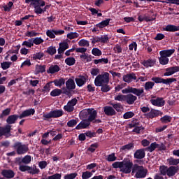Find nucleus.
<instances>
[{
  "mask_svg": "<svg viewBox=\"0 0 179 179\" xmlns=\"http://www.w3.org/2000/svg\"><path fill=\"white\" fill-rule=\"evenodd\" d=\"M97 117V111L93 108L84 109L80 112V120H87V121H94Z\"/></svg>",
  "mask_w": 179,
  "mask_h": 179,
  "instance_id": "nucleus-1",
  "label": "nucleus"
},
{
  "mask_svg": "<svg viewBox=\"0 0 179 179\" xmlns=\"http://www.w3.org/2000/svg\"><path fill=\"white\" fill-rule=\"evenodd\" d=\"M110 73L104 72L103 73L99 74L94 80V85L96 87L103 86V85L109 83Z\"/></svg>",
  "mask_w": 179,
  "mask_h": 179,
  "instance_id": "nucleus-2",
  "label": "nucleus"
},
{
  "mask_svg": "<svg viewBox=\"0 0 179 179\" xmlns=\"http://www.w3.org/2000/svg\"><path fill=\"white\" fill-rule=\"evenodd\" d=\"M134 162L132 159L129 158H124L122 161V169L121 173H124V174H129L131 173V171L134 170Z\"/></svg>",
  "mask_w": 179,
  "mask_h": 179,
  "instance_id": "nucleus-3",
  "label": "nucleus"
},
{
  "mask_svg": "<svg viewBox=\"0 0 179 179\" xmlns=\"http://www.w3.org/2000/svg\"><path fill=\"white\" fill-rule=\"evenodd\" d=\"M131 173H136L134 176L136 178H145L146 174H148V170L145 169L143 166L135 164Z\"/></svg>",
  "mask_w": 179,
  "mask_h": 179,
  "instance_id": "nucleus-4",
  "label": "nucleus"
},
{
  "mask_svg": "<svg viewBox=\"0 0 179 179\" xmlns=\"http://www.w3.org/2000/svg\"><path fill=\"white\" fill-rule=\"evenodd\" d=\"M122 93L123 94L132 93L133 94H135V96H137V97H141V96H143V93H145V90H143V88H134L129 86L122 90Z\"/></svg>",
  "mask_w": 179,
  "mask_h": 179,
  "instance_id": "nucleus-5",
  "label": "nucleus"
},
{
  "mask_svg": "<svg viewBox=\"0 0 179 179\" xmlns=\"http://www.w3.org/2000/svg\"><path fill=\"white\" fill-rule=\"evenodd\" d=\"M13 148L15 149L17 155H24V153L29 152V146L20 142H16L14 144Z\"/></svg>",
  "mask_w": 179,
  "mask_h": 179,
  "instance_id": "nucleus-6",
  "label": "nucleus"
},
{
  "mask_svg": "<svg viewBox=\"0 0 179 179\" xmlns=\"http://www.w3.org/2000/svg\"><path fill=\"white\" fill-rule=\"evenodd\" d=\"M78 104V99L74 98L69 101L66 105L64 106V111L67 113H73V110H75V106Z\"/></svg>",
  "mask_w": 179,
  "mask_h": 179,
  "instance_id": "nucleus-7",
  "label": "nucleus"
},
{
  "mask_svg": "<svg viewBox=\"0 0 179 179\" xmlns=\"http://www.w3.org/2000/svg\"><path fill=\"white\" fill-rule=\"evenodd\" d=\"M25 3H29L31 6H34V12L40 5L41 6H45V1L44 0H25Z\"/></svg>",
  "mask_w": 179,
  "mask_h": 179,
  "instance_id": "nucleus-8",
  "label": "nucleus"
},
{
  "mask_svg": "<svg viewBox=\"0 0 179 179\" xmlns=\"http://www.w3.org/2000/svg\"><path fill=\"white\" fill-rule=\"evenodd\" d=\"M65 33V31L59 29H49L46 31V36L49 37V38H55V36H61Z\"/></svg>",
  "mask_w": 179,
  "mask_h": 179,
  "instance_id": "nucleus-9",
  "label": "nucleus"
},
{
  "mask_svg": "<svg viewBox=\"0 0 179 179\" xmlns=\"http://www.w3.org/2000/svg\"><path fill=\"white\" fill-rule=\"evenodd\" d=\"M151 104L152 106H155V107H163L164 104H166V101L162 97H157L156 99H152L150 100Z\"/></svg>",
  "mask_w": 179,
  "mask_h": 179,
  "instance_id": "nucleus-10",
  "label": "nucleus"
},
{
  "mask_svg": "<svg viewBox=\"0 0 179 179\" xmlns=\"http://www.w3.org/2000/svg\"><path fill=\"white\" fill-rule=\"evenodd\" d=\"M179 72V66H175L166 69V72L164 73V76H171L174 73Z\"/></svg>",
  "mask_w": 179,
  "mask_h": 179,
  "instance_id": "nucleus-11",
  "label": "nucleus"
},
{
  "mask_svg": "<svg viewBox=\"0 0 179 179\" xmlns=\"http://www.w3.org/2000/svg\"><path fill=\"white\" fill-rule=\"evenodd\" d=\"M34 113L36 110L34 108H29L24 110L20 115L19 118L22 120V118H26V117H30V115H34Z\"/></svg>",
  "mask_w": 179,
  "mask_h": 179,
  "instance_id": "nucleus-12",
  "label": "nucleus"
},
{
  "mask_svg": "<svg viewBox=\"0 0 179 179\" xmlns=\"http://www.w3.org/2000/svg\"><path fill=\"white\" fill-rule=\"evenodd\" d=\"M123 81L126 83H131V82H133L134 80H136V75L134 73H131L129 74H127L123 76Z\"/></svg>",
  "mask_w": 179,
  "mask_h": 179,
  "instance_id": "nucleus-13",
  "label": "nucleus"
},
{
  "mask_svg": "<svg viewBox=\"0 0 179 179\" xmlns=\"http://www.w3.org/2000/svg\"><path fill=\"white\" fill-rule=\"evenodd\" d=\"M136 100H138V97L132 94L125 95L124 101H126L127 104L132 105Z\"/></svg>",
  "mask_w": 179,
  "mask_h": 179,
  "instance_id": "nucleus-14",
  "label": "nucleus"
},
{
  "mask_svg": "<svg viewBox=\"0 0 179 179\" xmlns=\"http://www.w3.org/2000/svg\"><path fill=\"white\" fill-rule=\"evenodd\" d=\"M103 113H105L106 115H108L110 117L113 115H115V114H117V112H115V110L113 108L112 106H106L103 107Z\"/></svg>",
  "mask_w": 179,
  "mask_h": 179,
  "instance_id": "nucleus-15",
  "label": "nucleus"
},
{
  "mask_svg": "<svg viewBox=\"0 0 179 179\" xmlns=\"http://www.w3.org/2000/svg\"><path fill=\"white\" fill-rule=\"evenodd\" d=\"M163 113L159 110L152 109L148 113L146 114L147 118H156V117H159V115H162Z\"/></svg>",
  "mask_w": 179,
  "mask_h": 179,
  "instance_id": "nucleus-16",
  "label": "nucleus"
},
{
  "mask_svg": "<svg viewBox=\"0 0 179 179\" xmlns=\"http://www.w3.org/2000/svg\"><path fill=\"white\" fill-rule=\"evenodd\" d=\"M90 122H92V121L83 119V120L76 127V129H85L90 125Z\"/></svg>",
  "mask_w": 179,
  "mask_h": 179,
  "instance_id": "nucleus-17",
  "label": "nucleus"
},
{
  "mask_svg": "<svg viewBox=\"0 0 179 179\" xmlns=\"http://www.w3.org/2000/svg\"><path fill=\"white\" fill-rule=\"evenodd\" d=\"M1 175L5 178L10 179L15 177V172L10 169H4L1 171Z\"/></svg>",
  "mask_w": 179,
  "mask_h": 179,
  "instance_id": "nucleus-18",
  "label": "nucleus"
},
{
  "mask_svg": "<svg viewBox=\"0 0 179 179\" xmlns=\"http://www.w3.org/2000/svg\"><path fill=\"white\" fill-rule=\"evenodd\" d=\"M145 155H146V153L145 152L144 149H138L134 152V159L141 160V159H144Z\"/></svg>",
  "mask_w": 179,
  "mask_h": 179,
  "instance_id": "nucleus-19",
  "label": "nucleus"
},
{
  "mask_svg": "<svg viewBox=\"0 0 179 179\" xmlns=\"http://www.w3.org/2000/svg\"><path fill=\"white\" fill-rule=\"evenodd\" d=\"M66 87L67 90H75L76 88V85L75 84V81L73 79H69L66 82Z\"/></svg>",
  "mask_w": 179,
  "mask_h": 179,
  "instance_id": "nucleus-20",
  "label": "nucleus"
},
{
  "mask_svg": "<svg viewBox=\"0 0 179 179\" xmlns=\"http://www.w3.org/2000/svg\"><path fill=\"white\" fill-rule=\"evenodd\" d=\"M178 171V168L177 166H170L168 168L166 176H168V177H174Z\"/></svg>",
  "mask_w": 179,
  "mask_h": 179,
  "instance_id": "nucleus-21",
  "label": "nucleus"
},
{
  "mask_svg": "<svg viewBox=\"0 0 179 179\" xmlns=\"http://www.w3.org/2000/svg\"><path fill=\"white\" fill-rule=\"evenodd\" d=\"M43 6H40V4L38 6V7H36V10L35 11V13H36V15H41V13H44V12H45L47 10V9H50V7L51 6L50 5H46L45 6V7L43 8Z\"/></svg>",
  "mask_w": 179,
  "mask_h": 179,
  "instance_id": "nucleus-22",
  "label": "nucleus"
},
{
  "mask_svg": "<svg viewBox=\"0 0 179 179\" xmlns=\"http://www.w3.org/2000/svg\"><path fill=\"white\" fill-rule=\"evenodd\" d=\"M163 30H164V31H171V32L179 31V26L169 24V25H166V27L163 28Z\"/></svg>",
  "mask_w": 179,
  "mask_h": 179,
  "instance_id": "nucleus-23",
  "label": "nucleus"
},
{
  "mask_svg": "<svg viewBox=\"0 0 179 179\" xmlns=\"http://www.w3.org/2000/svg\"><path fill=\"white\" fill-rule=\"evenodd\" d=\"M52 83H54L55 86L57 87H62L64 85H65V78H60L55 79L54 81L52 82Z\"/></svg>",
  "mask_w": 179,
  "mask_h": 179,
  "instance_id": "nucleus-24",
  "label": "nucleus"
},
{
  "mask_svg": "<svg viewBox=\"0 0 179 179\" xmlns=\"http://www.w3.org/2000/svg\"><path fill=\"white\" fill-rule=\"evenodd\" d=\"M12 127L10 125H7L5 127H0V137L3 136V135H8L9 132H10Z\"/></svg>",
  "mask_w": 179,
  "mask_h": 179,
  "instance_id": "nucleus-25",
  "label": "nucleus"
},
{
  "mask_svg": "<svg viewBox=\"0 0 179 179\" xmlns=\"http://www.w3.org/2000/svg\"><path fill=\"white\" fill-rule=\"evenodd\" d=\"M173 52H176L175 49L164 50L159 52V55H164V57H166V58H168V57H171V55Z\"/></svg>",
  "mask_w": 179,
  "mask_h": 179,
  "instance_id": "nucleus-26",
  "label": "nucleus"
},
{
  "mask_svg": "<svg viewBox=\"0 0 179 179\" xmlns=\"http://www.w3.org/2000/svg\"><path fill=\"white\" fill-rule=\"evenodd\" d=\"M19 118V115H11L6 119L7 124H15L16 121H17V119Z\"/></svg>",
  "mask_w": 179,
  "mask_h": 179,
  "instance_id": "nucleus-27",
  "label": "nucleus"
},
{
  "mask_svg": "<svg viewBox=\"0 0 179 179\" xmlns=\"http://www.w3.org/2000/svg\"><path fill=\"white\" fill-rule=\"evenodd\" d=\"M59 66L58 65H52L49 67L48 70V73H57V72H59Z\"/></svg>",
  "mask_w": 179,
  "mask_h": 179,
  "instance_id": "nucleus-28",
  "label": "nucleus"
},
{
  "mask_svg": "<svg viewBox=\"0 0 179 179\" xmlns=\"http://www.w3.org/2000/svg\"><path fill=\"white\" fill-rule=\"evenodd\" d=\"M76 83L77 86H78L79 87H82V86H83V85L86 83V78L83 76L76 78Z\"/></svg>",
  "mask_w": 179,
  "mask_h": 179,
  "instance_id": "nucleus-29",
  "label": "nucleus"
},
{
  "mask_svg": "<svg viewBox=\"0 0 179 179\" xmlns=\"http://www.w3.org/2000/svg\"><path fill=\"white\" fill-rule=\"evenodd\" d=\"M155 64V60L150 59L143 61L142 62V65H143V66H145V68H151V66H153Z\"/></svg>",
  "mask_w": 179,
  "mask_h": 179,
  "instance_id": "nucleus-30",
  "label": "nucleus"
},
{
  "mask_svg": "<svg viewBox=\"0 0 179 179\" xmlns=\"http://www.w3.org/2000/svg\"><path fill=\"white\" fill-rule=\"evenodd\" d=\"M53 118H58L64 115V110H55L51 111Z\"/></svg>",
  "mask_w": 179,
  "mask_h": 179,
  "instance_id": "nucleus-31",
  "label": "nucleus"
},
{
  "mask_svg": "<svg viewBox=\"0 0 179 179\" xmlns=\"http://www.w3.org/2000/svg\"><path fill=\"white\" fill-rule=\"evenodd\" d=\"M111 20L110 19H106L101 22H99V24H96V27H99V29H103L104 27H106V26H108V24H110V21Z\"/></svg>",
  "mask_w": 179,
  "mask_h": 179,
  "instance_id": "nucleus-32",
  "label": "nucleus"
},
{
  "mask_svg": "<svg viewBox=\"0 0 179 179\" xmlns=\"http://www.w3.org/2000/svg\"><path fill=\"white\" fill-rule=\"evenodd\" d=\"M28 173L29 174H38L40 173V169H37L36 165H34L32 167L29 166L28 168Z\"/></svg>",
  "mask_w": 179,
  "mask_h": 179,
  "instance_id": "nucleus-33",
  "label": "nucleus"
},
{
  "mask_svg": "<svg viewBox=\"0 0 179 179\" xmlns=\"http://www.w3.org/2000/svg\"><path fill=\"white\" fill-rule=\"evenodd\" d=\"M166 162L169 166H177V164H179V159L170 157L169 159H166Z\"/></svg>",
  "mask_w": 179,
  "mask_h": 179,
  "instance_id": "nucleus-34",
  "label": "nucleus"
},
{
  "mask_svg": "<svg viewBox=\"0 0 179 179\" xmlns=\"http://www.w3.org/2000/svg\"><path fill=\"white\" fill-rule=\"evenodd\" d=\"M45 72V66L36 65L35 69L36 75H38V73H43Z\"/></svg>",
  "mask_w": 179,
  "mask_h": 179,
  "instance_id": "nucleus-35",
  "label": "nucleus"
},
{
  "mask_svg": "<svg viewBox=\"0 0 179 179\" xmlns=\"http://www.w3.org/2000/svg\"><path fill=\"white\" fill-rule=\"evenodd\" d=\"M61 94H62V90L58 88L53 90L50 92V96H52V97H57L58 96H61Z\"/></svg>",
  "mask_w": 179,
  "mask_h": 179,
  "instance_id": "nucleus-36",
  "label": "nucleus"
},
{
  "mask_svg": "<svg viewBox=\"0 0 179 179\" xmlns=\"http://www.w3.org/2000/svg\"><path fill=\"white\" fill-rule=\"evenodd\" d=\"M111 106L113 109L117 111V113L122 111V109L124 108L120 103H111Z\"/></svg>",
  "mask_w": 179,
  "mask_h": 179,
  "instance_id": "nucleus-37",
  "label": "nucleus"
},
{
  "mask_svg": "<svg viewBox=\"0 0 179 179\" xmlns=\"http://www.w3.org/2000/svg\"><path fill=\"white\" fill-rule=\"evenodd\" d=\"M159 61V64H161V65H167V64H169V59L166 56L160 55Z\"/></svg>",
  "mask_w": 179,
  "mask_h": 179,
  "instance_id": "nucleus-38",
  "label": "nucleus"
},
{
  "mask_svg": "<svg viewBox=\"0 0 179 179\" xmlns=\"http://www.w3.org/2000/svg\"><path fill=\"white\" fill-rule=\"evenodd\" d=\"M131 149H134V144L132 143L122 146L120 148V152H122L124 150H131Z\"/></svg>",
  "mask_w": 179,
  "mask_h": 179,
  "instance_id": "nucleus-39",
  "label": "nucleus"
},
{
  "mask_svg": "<svg viewBox=\"0 0 179 179\" xmlns=\"http://www.w3.org/2000/svg\"><path fill=\"white\" fill-rule=\"evenodd\" d=\"M155 86V83L152 81H148L145 83L144 89L145 90H152L153 89V87Z\"/></svg>",
  "mask_w": 179,
  "mask_h": 179,
  "instance_id": "nucleus-40",
  "label": "nucleus"
},
{
  "mask_svg": "<svg viewBox=\"0 0 179 179\" xmlns=\"http://www.w3.org/2000/svg\"><path fill=\"white\" fill-rule=\"evenodd\" d=\"M75 62H76V60L73 57H67L65 59V63L69 66H72V65H75Z\"/></svg>",
  "mask_w": 179,
  "mask_h": 179,
  "instance_id": "nucleus-41",
  "label": "nucleus"
},
{
  "mask_svg": "<svg viewBox=\"0 0 179 179\" xmlns=\"http://www.w3.org/2000/svg\"><path fill=\"white\" fill-rule=\"evenodd\" d=\"M157 148H159V144L156 143V142L152 143L150 146L147 148V150L148 152H154Z\"/></svg>",
  "mask_w": 179,
  "mask_h": 179,
  "instance_id": "nucleus-42",
  "label": "nucleus"
},
{
  "mask_svg": "<svg viewBox=\"0 0 179 179\" xmlns=\"http://www.w3.org/2000/svg\"><path fill=\"white\" fill-rule=\"evenodd\" d=\"M31 39L33 44H36V45H38L42 43H44V39L41 38V37L33 38Z\"/></svg>",
  "mask_w": 179,
  "mask_h": 179,
  "instance_id": "nucleus-43",
  "label": "nucleus"
},
{
  "mask_svg": "<svg viewBox=\"0 0 179 179\" xmlns=\"http://www.w3.org/2000/svg\"><path fill=\"white\" fill-rule=\"evenodd\" d=\"M80 58L84 61H86V62H90V61H92V56L86 53H83V55H80Z\"/></svg>",
  "mask_w": 179,
  "mask_h": 179,
  "instance_id": "nucleus-44",
  "label": "nucleus"
},
{
  "mask_svg": "<svg viewBox=\"0 0 179 179\" xmlns=\"http://www.w3.org/2000/svg\"><path fill=\"white\" fill-rule=\"evenodd\" d=\"M10 65H12V62H4L1 63V66L3 71L9 69V68H10Z\"/></svg>",
  "mask_w": 179,
  "mask_h": 179,
  "instance_id": "nucleus-45",
  "label": "nucleus"
},
{
  "mask_svg": "<svg viewBox=\"0 0 179 179\" xmlns=\"http://www.w3.org/2000/svg\"><path fill=\"white\" fill-rule=\"evenodd\" d=\"M44 57V53L40 52H36L34 55H32V59L36 60V59H41Z\"/></svg>",
  "mask_w": 179,
  "mask_h": 179,
  "instance_id": "nucleus-46",
  "label": "nucleus"
},
{
  "mask_svg": "<svg viewBox=\"0 0 179 179\" xmlns=\"http://www.w3.org/2000/svg\"><path fill=\"white\" fill-rule=\"evenodd\" d=\"M78 37H79L78 32H70L67 34V38H69V40H73V38H78Z\"/></svg>",
  "mask_w": 179,
  "mask_h": 179,
  "instance_id": "nucleus-47",
  "label": "nucleus"
},
{
  "mask_svg": "<svg viewBox=\"0 0 179 179\" xmlns=\"http://www.w3.org/2000/svg\"><path fill=\"white\" fill-rule=\"evenodd\" d=\"M94 63L95 64V65H97V64H108V59L102 58L99 59H94Z\"/></svg>",
  "mask_w": 179,
  "mask_h": 179,
  "instance_id": "nucleus-48",
  "label": "nucleus"
},
{
  "mask_svg": "<svg viewBox=\"0 0 179 179\" xmlns=\"http://www.w3.org/2000/svg\"><path fill=\"white\" fill-rule=\"evenodd\" d=\"M22 163L24 164H30V163H31V156H30V155H25L22 158Z\"/></svg>",
  "mask_w": 179,
  "mask_h": 179,
  "instance_id": "nucleus-49",
  "label": "nucleus"
},
{
  "mask_svg": "<svg viewBox=\"0 0 179 179\" xmlns=\"http://www.w3.org/2000/svg\"><path fill=\"white\" fill-rule=\"evenodd\" d=\"M92 55H94V57H100V55H101L102 52H101V50H100V49H99L97 48H94L92 50Z\"/></svg>",
  "mask_w": 179,
  "mask_h": 179,
  "instance_id": "nucleus-50",
  "label": "nucleus"
},
{
  "mask_svg": "<svg viewBox=\"0 0 179 179\" xmlns=\"http://www.w3.org/2000/svg\"><path fill=\"white\" fill-rule=\"evenodd\" d=\"M135 113L132 111H129V112H126L124 115H123V118L124 120H129V118H132V117H134Z\"/></svg>",
  "mask_w": 179,
  "mask_h": 179,
  "instance_id": "nucleus-51",
  "label": "nucleus"
},
{
  "mask_svg": "<svg viewBox=\"0 0 179 179\" xmlns=\"http://www.w3.org/2000/svg\"><path fill=\"white\" fill-rule=\"evenodd\" d=\"M160 120H161V122H162L163 124H167L171 122V117L169 115H165L161 117Z\"/></svg>",
  "mask_w": 179,
  "mask_h": 179,
  "instance_id": "nucleus-52",
  "label": "nucleus"
},
{
  "mask_svg": "<svg viewBox=\"0 0 179 179\" xmlns=\"http://www.w3.org/2000/svg\"><path fill=\"white\" fill-rule=\"evenodd\" d=\"M110 90L111 89L110 88V86L108 85V83L103 84L102 85H101V90L103 93H107V92H110Z\"/></svg>",
  "mask_w": 179,
  "mask_h": 179,
  "instance_id": "nucleus-53",
  "label": "nucleus"
},
{
  "mask_svg": "<svg viewBox=\"0 0 179 179\" xmlns=\"http://www.w3.org/2000/svg\"><path fill=\"white\" fill-rule=\"evenodd\" d=\"M97 148H99V144H97V143H93L87 149V151L91 152V153H93L94 152L96 151V149H97Z\"/></svg>",
  "mask_w": 179,
  "mask_h": 179,
  "instance_id": "nucleus-54",
  "label": "nucleus"
},
{
  "mask_svg": "<svg viewBox=\"0 0 179 179\" xmlns=\"http://www.w3.org/2000/svg\"><path fill=\"white\" fill-rule=\"evenodd\" d=\"M22 45H25V47H27L28 48H31L33 47V40L31 38L28 41H25L22 43Z\"/></svg>",
  "mask_w": 179,
  "mask_h": 179,
  "instance_id": "nucleus-55",
  "label": "nucleus"
},
{
  "mask_svg": "<svg viewBox=\"0 0 179 179\" xmlns=\"http://www.w3.org/2000/svg\"><path fill=\"white\" fill-rule=\"evenodd\" d=\"M114 100H115L116 101H125V95H122L121 94L115 96L114 97Z\"/></svg>",
  "mask_w": 179,
  "mask_h": 179,
  "instance_id": "nucleus-56",
  "label": "nucleus"
},
{
  "mask_svg": "<svg viewBox=\"0 0 179 179\" xmlns=\"http://www.w3.org/2000/svg\"><path fill=\"white\" fill-rule=\"evenodd\" d=\"M106 160L108 162H115L117 160V157L115 156V153H111L107 156Z\"/></svg>",
  "mask_w": 179,
  "mask_h": 179,
  "instance_id": "nucleus-57",
  "label": "nucleus"
},
{
  "mask_svg": "<svg viewBox=\"0 0 179 179\" xmlns=\"http://www.w3.org/2000/svg\"><path fill=\"white\" fill-rule=\"evenodd\" d=\"M173 82H177V79L174 78L164 79V85H171Z\"/></svg>",
  "mask_w": 179,
  "mask_h": 179,
  "instance_id": "nucleus-58",
  "label": "nucleus"
},
{
  "mask_svg": "<svg viewBox=\"0 0 179 179\" xmlns=\"http://www.w3.org/2000/svg\"><path fill=\"white\" fill-rule=\"evenodd\" d=\"M78 177V173H73L70 174H66L64 176V179H75Z\"/></svg>",
  "mask_w": 179,
  "mask_h": 179,
  "instance_id": "nucleus-59",
  "label": "nucleus"
},
{
  "mask_svg": "<svg viewBox=\"0 0 179 179\" xmlns=\"http://www.w3.org/2000/svg\"><path fill=\"white\" fill-rule=\"evenodd\" d=\"M78 45H80V47H89L90 43H89V41H87L85 39H81L78 42Z\"/></svg>",
  "mask_w": 179,
  "mask_h": 179,
  "instance_id": "nucleus-60",
  "label": "nucleus"
},
{
  "mask_svg": "<svg viewBox=\"0 0 179 179\" xmlns=\"http://www.w3.org/2000/svg\"><path fill=\"white\" fill-rule=\"evenodd\" d=\"M92 176H93V173H92V172H89V171L83 172L82 178L83 179H89Z\"/></svg>",
  "mask_w": 179,
  "mask_h": 179,
  "instance_id": "nucleus-61",
  "label": "nucleus"
},
{
  "mask_svg": "<svg viewBox=\"0 0 179 179\" xmlns=\"http://www.w3.org/2000/svg\"><path fill=\"white\" fill-rule=\"evenodd\" d=\"M168 168L166 166H162L159 167V171L162 176H167Z\"/></svg>",
  "mask_w": 179,
  "mask_h": 179,
  "instance_id": "nucleus-62",
  "label": "nucleus"
},
{
  "mask_svg": "<svg viewBox=\"0 0 179 179\" xmlns=\"http://www.w3.org/2000/svg\"><path fill=\"white\" fill-rule=\"evenodd\" d=\"M113 169H120V171L122 167V162H115L112 164Z\"/></svg>",
  "mask_w": 179,
  "mask_h": 179,
  "instance_id": "nucleus-63",
  "label": "nucleus"
},
{
  "mask_svg": "<svg viewBox=\"0 0 179 179\" xmlns=\"http://www.w3.org/2000/svg\"><path fill=\"white\" fill-rule=\"evenodd\" d=\"M61 174L60 173H55L50 176H48L45 179H61Z\"/></svg>",
  "mask_w": 179,
  "mask_h": 179,
  "instance_id": "nucleus-64",
  "label": "nucleus"
}]
</instances>
